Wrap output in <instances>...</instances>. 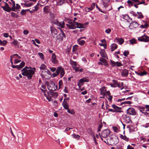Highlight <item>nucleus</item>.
I'll use <instances>...</instances> for the list:
<instances>
[{
  "label": "nucleus",
  "instance_id": "f257e3e1",
  "mask_svg": "<svg viewBox=\"0 0 149 149\" xmlns=\"http://www.w3.org/2000/svg\"><path fill=\"white\" fill-rule=\"evenodd\" d=\"M22 72V74L24 76H26L28 79H31L33 75L35 73V71L33 70L30 67L27 66L22 69L21 70Z\"/></svg>",
  "mask_w": 149,
  "mask_h": 149
},
{
  "label": "nucleus",
  "instance_id": "f03ea898",
  "mask_svg": "<svg viewBox=\"0 0 149 149\" xmlns=\"http://www.w3.org/2000/svg\"><path fill=\"white\" fill-rule=\"evenodd\" d=\"M119 141L118 137L115 136L112 138L110 137V139L109 141L108 140V139H106V140L104 141V142L108 144L113 146L117 144Z\"/></svg>",
  "mask_w": 149,
  "mask_h": 149
},
{
  "label": "nucleus",
  "instance_id": "7ed1b4c3",
  "mask_svg": "<svg viewBox=\"0 0 149 149\" xmlns=\"http://www.w3.org/2000/svg\"><path fill=\"white\" fill-rule=\"evenodd\" d=\"M59 74L61 78H62L65 74L64 69L62 67H58L56 70V72L53 74V77H55Z\"/></svg>",
  "mask_w": 149,
  "mask_h": 149
},
{
  "label": "nucleus",
  "instance_id": "20e7f679",
  "mask_svg": "<svg viewBox=\"0 0 149 149\" xmlns=\"http://www.w3.org/2000/svg\"><path fill=\"white\" fill-rule=\"evenodd\" d=\"M68 23L69 24H66L67 27L69 29H75L77 28L75 24L76 22L74 20H72L71 19H68Z\"/></svg>",
  "mask_w": 149,
  "mask_h": 149
},
{
  "label": "nucleus",
  "instance_id": "39448f33",
  "mask_svg": "<svg viewBox=\"0 0 149 149\" xmlns=\"http://www.w3.org/2000/svg\"><path fill=\"white\" fill-rule=\"evenodd\" d=\"M111 131L109 129H106L102 131L101 133V135H100L102 141L104 142V139L106 138L110 134Z\"/></svg>",
  "mask_w": 149,
  "mask_h": 149
},
{
  "label": "nucleus",
  "instance_id": "423d86ee",
  "mask_svg": "<svg viewBox=\"0 0 149 149\" xmlns=\"http://www.w3.org/2000/svg\"><path fill=\"white\" fill-rule=\"evenodd\" d=\"M48 89L51 91H56L58 88V86L55 85L54 82H51L49 84H47Z\"/></svg>",
  "mask_w": 149,
  "mask_h": 149
},
{
  "label": "nucleus",
  "instance_id": "0eeeda50",
  "mask_svg": "<svg viewBox=\"0 0 149 149\" xmlns=\"http://www.w3.org/2000/svg\"><path fill=\"white\" fill-rule=\"evenodd\" d=\"M138 39L139 41L147 42L149 41V37L148 36L144 35L143 36L139 37Z\"/></svg>",
  "mask_w": 149,
  "mask_h": 149
},
{
  "label": "nucleus",
  "instance_id": "6e6552de",
  "mask_svg": "<svg viewBox=\"0 0 149 149\" xmlns=\"http://www.w3.org/2000/svg\"><path fill=\"white\" fill-rule=\"evenodd\" d=\"M88 23L89 22H86L84 24H82L76 22L75 24L77 28H85L86 27Z\"/></svg>",
  "mask_w": 149,
  "mask_h": 149
},
{
  "label": "nucleus",
  "instance_id": "1a4fd4ad",
  "mask_svg": "<svg viewBox=\"0 0 149 149\" xmlns=\"http://www.w3.org/2000/svg\"><path fill=\"white\" fill-rule=\"evenodd\" d=\"M65 34L62 31H61V33L56 37V40H58L59 41H62L63 38L65 37Z\"/></svg>",
  "mask_w": 149,
  "mask_h": 149
},
{
  "label": "nucleus",
  "instance_id": "9d476101",
  "mask_svg": "<svg viewBox=\"0 0 149 149\" xmlns=\"http://www.w3.org/2000/svg\"><path fill=\"white\" fill-rule=\"evenodd\" d=\"M127 113L130 115L134 116L136 115L137 113L134 108L130 107L127 110Z\"/></svg>",
  "mask_w": 149,
  "mask_h": 149
},
{
  "label": "nucleus",
  "instance_id": "9b49d317",
  "mask_svg": "<svg viewBox=\"0 0 149 149\" xmlns=\"http://www.w3.org/2000/svg\"><path fill=\"white\" fill-rule=\"evenodd\" d=\"M5 5L4 6H3L1 5L2 3H1L0 6L1 7L3 8V9L5 11L8 12H10L12 10V8H11L9 6L8 4L6 3H5Z\"/></svg>",
  "mask_w": 149,
  "mask_h": 149
},
{
  "label": "nucleus",
  "instance_id": "f8f14e48",
  "mask_svg": "<svg viewBox=\"0 0 149 149\" xmlns=\"http://www.w3.org/2000/svg\"><path fill=\"white\" fill-rule=\"evenodd\" d=\"M123 119L125 122L126 124L129 123H132L130 117L127 115H125L123 118Z\"/></svg>",
  "mask_w": 149,
  "mask_h": 149
},
{
  "label": "nucleus",
  "instance_id": "ddd939ff",
  "mask_svg": "<svg viewBox=\"0 0 149 149\" xmlns=\"http://www.w3.org/2000/svg\"><path fill=\"white\" fill-rule=\"evenodd\" d=\"M138 108L140 112H141L145 115H148L149 113L147 112L145 107H141L140 106L138 107Z\"/></svg>",
  "mask_w": 149,
  "mask_h": 149
},
{
  "label": "nucleus",
  "instance_id": "4468645a",
  "mask_svg": "<svg viewBox=\"0 0 149 149\" xmlns=\"http://www.w3.org/2000/svg\"><path fill=\"white\" fill-rule=\"evenodd\" d=\"M112 107L114 109L115 112L121 113L123 112V111L120 110L122 109L121 107H119L115 104H113Z\"/></svg>",
  "mask_w": 149,
  "mask_h": 149
},
{
  "label": "nucleus",
  "instance_id": "2eb2a0df",
  "mask_svg": "<svg viewBox=\"0 0 149 149\" xmlns=\"http://www.w3.org/2000/svg\"><path fill=\"white\" fill-rule=\"evenodd\" d=\"M53 23L54 24L57 25L58 26H60L62 28H63L64 27V22H63L62 23H61L58 22V19H55Z\"/></svg>",
  "mask_w": 149,
  "mask_h": 149
},
{
  "label": "nucleus",
  "instance_id": "dca6fc26",
  "mask_svg": "<svg viewBox=\"0 0 149 149\" xmlns=\"http://www.w3.org/2000/svg\"><path fill=\"white\" fill-rule=\"evenodd\" d=\"M51 60L52 63L54 64H56L58 63V61L56 59V56L55 53L52 54Z\"/></svg>",
  "mask_w": 149,
  "mask_h": 149
},
{
  "label": "nucleus",
  "instance_id": "f3484780",
  "mask_svg": "<svg viewBox=\"0 0 149 149\" xmlns=\"http://www.w3.org/2000/svg\"><path fill=\"white\" fill-rule=\"evenodd\" d=\"M47 74L51 75V72L48 69H46L42 71L41 76L42 77H45L44 75H46Z\"/></svg>",
  "mask_w": 149,
  "mask_h": 149
},
{
  "label": "nucleus",
  "instance_id": "a211bd4d",
  "mask_svg": "<svg viewBox=\"0 0 149 149\" xmlns=\"http://www.w3.org/2000/svg\"><path fill=\"white\" fill-rule=\"evenodd\" d=\"M128 74V70L126 69L123 70L121 72L122 76L124 77H127Z\"/></svg>",
  "mask_w": 149,
  "mask_h": 149
},
{
  "label": "nucleus",
  "instance_id": "6ab92c4d",
  "mask_svg": "<svg viewBox=\"0 0 149 149\" xmlns=\"http://www.w3.org/2000/svg\"><path fill=\"white\" fill-rule=\"evenodd\" d=\"M142 24L141 25L140 27L141 28L145 29L148 27V24L147 22L146 21L143 20L142 22Z\"/></svg>",
  "mask_w": 149,
  "mask_h": 149
},
{
  "label": "nucleus",
  "instance_id": "aec40b11",
  "mask_svg": "<svg viewBox=\"0 0 149 149\" xmlns=\"http://www.w3.org/2000/svg\"><path fill=\"white\" fill-rule=\"evenodd\" d=\"M114 42H118L119 44L121 45L124 42V40L122 38H116L114 40Z\"/></svg>",
  "mask_w": 149,
  "mask_h": 149
},
{
  "label": "nucleus",
  "instance_id": "412c9836",
  "mask_svg": "<svg viewBox=\"0 0 149 149\" xmlns=\"http://www.w3.org/2000/svg\"><path fill=\"white\" fill-rule=\"evenodd\" d=\"M50 30L51 32V33L52 35L53 36V38H54V36L53 35H56L57 33V31L56 29L54 27L51 26L50 27Z\"/></svg>",
  "mask_w": 149,
  "mask_h": 149
},
{
  "label": "nucleus",
  "instance_id": "4be33fe9",
  "mask_svg": "<svg viewBox=\"0 0 149 149\" xmlns=\"http://www.w3.org/2000/svg\"><path fill=\"white\" fill-rule=\"evenodd\" d=\"M65 100H63V101L62 103V106L65 109H68L69 108V106L68 104V102L65 101Z\"/></svg>",
  "mask_w": 149,
  "mask_h": 149
},
{
  "label": "nucleus",
  "instance_id": "5701e85b",
  "mask_svg": "<svg viewBox=\"0 0 149 149\" xmlns=\"http://www.w3.org/2000/svg\"><path fill=\"white\" fill-rule=\"evenodd\" d=\"M44 95L46 97V99L48 100L49 101H51L52 99L51 97L50 96V93L48 92L47 91H46L44 93Z\"/></svg>",
  "mask_w": 149,
  "mask_h": 149
},
{
  "label": "nucleus",
  "instance_id": "b1692460",
  "mask_svg": "<svg viewBox=\"0 0 149 149\" xmlns=\"http://www.w3.org/2000/svg\"><path fill=\"white\" fill-rule=\"evenodd\" d=\"M79 81L80 83L83 84L84 82H88L89 81V79L88 77H85L80 79Z\"/></svg>",
  "mask_w": 149,
  "mask_h": 149
},
{
  "label": "nucleus",
  "instance_id": "393cba45",
  "mask_svg": "<svg viewBox=\"0 0 149 149\" xmlns=\"http://www.w3.org/2000/svg\"><path fill=\"white\" fill-rule=\"evenodd\" d=\"M12 10L14 11H16V10L17 9H19L20 8V5H19L18 4H16V6H15H15H14V9L13 8V5H12Z\"/></svg>",
  "mask_w": 149,
  "mask_h": 149
},
{
  "label": "nucleus",
  "instance_id": "a878e982",
  "mask_svg": "<svg viewBox=\"0 0 149 149\" xmlns=\"http://www.w3.org/2000/svg\"><path fill=\"white\" fill-rule=\"evenodd\" d=\"M99 61L102 62L105 66H107L108 65V64L107 61L105 59L103 58H100Z\"/></svg>",
  "mask_w": 149,
  "mask_h": 149
},
{
  "label": "nucleus",
  "instance_id": "bb28decb",
  "mask_svg": "<svg viewBox=\"0 0 149 149\" xmlns=\"http://www.w3.org/2000/svg\"><path fill=\"white\" fill-rule=\"evenodd\" d=\"M111 51L113 52L117 48L118 45L116 44L113 43L111 45Z\"/></svg>",
  "mask_w": 149,
  "mask_h": 149
},
{
  "label": "nucleus",
  "instance_id": "cd10ccee",
  "mask_svg": "<svg viewBox=\"0 0 149 149\" xmlns=\"http://www.w3.org/2000/svg\"><path fill=\"white\" fill-rule=\"evenodd\" d=\"M70 63L72 65V67L73 68L76 66H77L78 65L77 64V63L76 62L72 60H70Z\"/></svg>",
  "mask_w": 149,
  "mask_h": 149
},
{
  "label": "nucleus",
  "instance_id": "c85d7f7f",
  "mask_svg": "<svg viewBox=\"0 0 149 149\" xmlns=\"http://www.w3.org/2000/svg\"><path fill=\"white\" fill-rule=\"evenodd\" d=\"M77 41L79 45L81 46L84 45L85 42V41L84 40H80L79 39L77 40Z\"/></svg>",
  "mask_w": 149,
  "mask_h": 149
},
{
  "label": "nucleus",
  "instance_id": "c756f323",
  "mask_svg": "<svg viewBox=\"0 0 149 149\" xmlns=\"http://www.w3.org/2000/svg\"><path fill=\"white\" fill-rule=\"evenodd\" d=\"M25 65V63L23 61H22L20 65H18V70H20L21 69H22L23 67H24Z\"/></svg>",
  "mask_w": 149,
  "mask_h": 149
},
{
  "label": "nucleus",
  "instance_id": "7c9ffc66",
  "mask_svg": "<svg viewBox=\"0 0 149 149\" xmlns=\"http://www.w3.org/2000/svg\"><path fill=\"white\" fill-rule=\"evenodd\" d=\"M120 137L121 139L124 140L126 141H127L129 140V138L127 137L125 135L123 136L122 134H120Z\"/></svg>",
  "mask_w": 149,
  "mask_h": 149
},
{
  "label": "nucleus",
  "instance_id": "2f4dec72",
  "mask_svg": "<svg viewBox=\"0 0 149 149\" xmlns=\"http://www.w3.org/2000/svg\"><path fill=\"white\" fill-rule=\"evenodd\" d=\"M100 53L102 57L105 58L106 57V53L104 50H101Z\"/></svg>",
  "mask_w": 149,
  "mask_h": 149
},
{
  "label": "nucleus",
  "instance_id": "473e14b6",
  "mask_svg": "<svg viewBox=\"0 0 149 149\" xmlns=\"http://www.w3.org/2000/svg\"><path fill=\"white\" fill-rule=\"evenodd\" d=\"M50 94L54 97H56L58 96V93L56 92H51Z\"/></svg>",
  "mask_w": 149,
  "mask_h": 149
},
{
  "label": "nucleus",
  "instance_id": "72a5a7b5",
  "mask_svg": "<svg viewBox=\"0 0 149 149\" xmlns=\"http://www.w3.org/2000/svg\"><path fill=\"white\" fill-rule=\"evenodd\" d=\"M7 41L6 40L2 41L0 40V45L2 46H5L6 45Z\"/></svg>",
  "mask_w": 149,
  "mask_h": 149
},
{
  "label": "nucleus",
  "instance_id": "f704fd0d",
  "mask_svg": "<svg viewBox=\"0 0 149 149\" xmlns=\"http://www.w3.org/2000/svg\"><path fill=\"white\" fill-rule=\"evenodd\" d=\"M65 2L64 0H59L57 2V6L61 5Z\"/></svg>",
  "mask_w": 149,
  "mask_h": 149
},
{
  "label": "nucleus",
  "instance_id": "c9c22d12",
  "mask_svg": "<svg viewBox=\"0 0 149 149\" xmlns=\"http://www.w3.org/2000/svg\"><path fill=\"white\" fill-rule=\"evenodd\" d=\"M78 46L77 45H75L73 46L72 47V52H75L77 49Z\"/></svg>",
  "mask_w": 149,
  "mask_h": 149
},
{
  "label": "nucleus",
  "instance_id": "e433bc0d",
  "mask_svg": "<svg viewBox=\"0 0 149 149\" xmlns=\"http://www.w3.org/2000/svg\"><path fill=\"white\" fill-rule=\"evenodd\" d=\"M136 40L135 39H132L129 40V42L130 44L133 45L134 44H136Z\"/></svg>",
  "mask_w": 149,
  "mask_h": 149
},
{
  "label": "nucleus",
  "instance_id": "4c0bfd02",
  "mask_svg": "<svg viewBox=\"0 0 149 149\" xmlns=\"http://www.w3.org/2000/svg\"><path fill=\"white\" fill-rule=\"evenodd\" d=\"M137 13L138 15V16L137 17L138 18L141 19L143 18L144 16L141 12H138Z\"/></svg>",
  "mask_w": 149,
  "mask_h": 149
},
{
  "label": "nucleus",
  "instance_id": "58836bf2",
  "mask_svg": "<svg viewBox=\"0 0 149 149\" xmlns=\"http://www.w3.org/2000/svg\"><path fill=\"white\" fill-rule=\"evenodd\" d=\"M46 68L47 66L44 64H42L40 67V70H43L46 69Z\"/></svg>",
  "mask_w": 149,
  "mask_h": 149
},
{
  "label": "nucleus",
  "instance_id": "ea45409f",
  "mask_svg": "<svg viewBox=\"0 0 149 149\" xmlns=\"http://www.w3.org/2000/svg\"><path fill=\"white\" fill-rule=\"evenodd\" d=\"M73 138H75L78 140L79 139L80 136L78 135H76L75 134H73L72 135Z\"/></svg>",
  "mask_w": 149,
  "mask_h": 149
},
{
  "label": "nucleus",
  "instance_id": "a19ab883",
  "mask_svg": "<svg viewBox=\"0 0 149 149\" xmlns=\"http://www.w3.org/2000/svg\"><path fill=\"white\" fill-rule=\"evenodd\" d=\"M132 102L130 101H125L121 103V105H122L123 104H132Z\"/></svg>",
  "mask_w": 149,
  "mask_h": 149
},
{
  "label": "nucleus",
  "instance_id": "79ce46f5",
  "mask_svg": "<svg viewBox=\"0 0 149 149\" xmlns=\"http://www.w3.org/2000/svg\"><path fill=\"white\" fill-rule=\"evenodd\" d=\"M134 23H135L136 24V25L135 26H134V28L137 27L139 25V24L138 23H137L136 21H134L131 22L130 25V26H131L132 25H133Z\"/></svg>",
  "mask_w": 149,
  "mask_h": 149
},
{
  "label": "nucleus",
  "instance_id": "37998d69",
  "mask_svg": "<svg viewBox=\"0 0 149 149\" xmlns=\"http://www.w3.org/2000/svg\"><path fill=\"white\" fill-rule=\"evenodd\" d=\"M67 109L68 110L67 112L71 114H74L75 113V112L73 110H70L69 108L68 109Z\"/></svg>",
  "mask_w": 149,
  "mask_h": 149
},
{
  "label": "nucleus",
  "instance_id": "c03bdc74",
  "mask_svg": "<svg viewBox=\"0 0 149 149\" xmlns=\"http://www.w3.org/2000/svg\"><path fill=\"white\" fill-rule=\"evenodd\" d=\"M110 64L111 66L113 67H114L116 65V62H114V61L111 60H110Z\"/></svg>",
  "mask_w": 149,
  "mask_h": 149
},
{
  "label": "nucleus",
  "instance_id": "a18cd8bd",
  "mask_svg": "<svg viewBox=\"0 0 149 149\" xmlns=\"http://www.w3.org/2000/svg\"><path fill=\"white\" fill-rule=\"evenodd\" d=\"M100 91H102L104 93H105L106 91V87H105L103 86L100 89Z\"/></svg>",
  "mask_w": 149,
  "mask_h": 149
},
{
  "label": "nucleus",
  "instance_id": "49530a36",
  "mask_svg": "<svg viewBox=\"0 0 149 149\" xmlns=\"http://www.w3.org/2000/svg\"><path fill=\"white\" fill-rule=\"evenodd\" d=\"M17 56V58L18 59H20L21 57L20 56H19V55L17 54H13L11 56V58H12L14 56Z\"/></svg>",
  "mask_w": 149,
  "mask_h": 149
},
{
  "label": "nucleus",
  "instance_id": "de8ad7c7",
  "mask_svg": "<svg viewBox=\"0 0 149 149\" xmlns=\"http://www.w3.org/2000/svg\"><path fill=\"white\" fill-rule=\"evenodd\" d=\"M38 54L40 58L42 60H44V55L42 53H41L39 52Z\"/></svg>",
  "mask_w": 149,
  "mask_h": 149
},
{
  "label": "nucleus",
  "instance_id": "09e8293b",
  "mask_svg": "<svg viewBox=\"0 0 149 149\" xmlns=\"http://www.w3.org/2000/svg\"><path fill=\"white\" fill-rule=\"evenodd\" d=\"M129 54V52L128 51H125L123 53V55L125 56H127Z\"/></svg>",
  "mask_w": 149,
  "mask_h": 149
},
{
  "label": "nucleus",
  "instance_id": "8fccbe9b",
  "mask_svg": "<svg viewBox=\"0 0 149 149\" xmlns=\"http://www.w3.org/2000/svg\"><path fill=\"white\" fill-rule=\"evenodd\" d=\"M59 89L61 88V86L63 85V82L62 80H60L58 82Z\"/></svg>",
  "mask_w": 149,
  "mask_h": 149
},
{
  "label": "nucleus",
  "instance_id": "3c124183",
  "mask_svg": "<svg viewBox=\"0 0 149 149\" xmlns=\"http://www.w3.org/2000/svg\"><path fill=\"white\" fill-rule=\"evenodd\" d=\"M102 123L100 124L99 125V126L98 128L97 132H99L101 131V129L102 128Z\"/></svg>",
  "mask_w": 149,
  "mask_h": 149
},
{
  "label": "nucleus",
  "instance_id": "603ef678",
  "mask_svg": "<svg viewBox=\"0 0 149 149\" xmlns=\"http://www.w3.org/2000/svg\"><path fill=\"white\" fill-rule=\"evenodd\" d=\"M116 65L118 67H120L123 65L121 63L118 61L116 62Z\"/></svg>",
  "mask_w": 149,
  "mask_h": 149
},
{
  "label": "nucleus",
  "instance_id": "864d4df0",
  "mask_svg": "<svg viewBox=\"0 0 149 149\" xmlns=\"http://www.w3.org/2000/svg\"><path fill=\"white\" fill-rule=\"evenodd\" d=\"M148 73L146 71H144L142 72H141L140 76H142L144 75H146Z\"/></svg>",
  "mask_w": 149,
  "mask_h": 149
},
{
  "label": "nucleus",
  "instance_id": "5fc2aeb1",
  "mask_svg": "<svg viewBox=\"0 0 149 149\" xmlns=\"http://www.w3.org/2000/svg\"><path fill=\"white\" fill-rule=\"evenodd\" d=\"M127 3L130 6H132L133 5V2L132 0L130 1V0H128L127 1Z\"/></svg>",
  "mask_w": 149,
  "mask_h": 149
},
{
  "label": "nucleus",
  "instance_id": "6e6d98bb",
  "mask_svg": "<svg viewBox=\"0 0 149 149\" xmlns=\"http://www.w3.org/2000/svg\"><path fill=\"white\" fill-rule=\"evenodd\" d=\"M112 82L114 84L116 85H118V83L117 80L114 79L112 80Z\"/></svg>",
  "mask_w": 149,
  "mask_h": 149
},
{
  "label": "nucleus",
  "instance_id": "4d7b16f0",
  "mask_svg": "<svg viewBox=\"0 0 149 149\" xmlns=\"http://www.w3.org/2000/svg\"><path fill=\"white\" fill-rule=\"evenodd\" d=\"M112 129L115 132H118V129L117 127L115 126L112 127Z\"/></svg>",
  "mask_w": 149,
  "mask_h": 149
},
{
  "label": "nucleus",
  "instance_id": "13d9d810",
  "mask_svg": "<svg viewBox=\"0 0 149 149\" xmlns=\"http://www.w3.org/2000/svg\"><path fill=\"white\" fill-rule=\"evenodd\" d=\"M12 43L15 46H16L18 44V42L17 40L14 39L13 41L12 42Z\"/></svg>",
  "mask_w": 149,
  "mask_h": 149
},
{
  "label": "nucleus",
  "instance_id": "bf43d9fd",
  "mask_svg": "<svg viewBox=\"0 0 149 149\" xmlns=\"http://www.w3.org/2000/svg\"><path fill=\"white\" fill-rule=\"evenodd\" d=\"M26 14V10H24V9L22 10L20 12V14L22 15H23Z\"/></svg>",
  "mask_w": 149,
  "mask_h": 149
},
{
  "label": "nucleus",
  "instance_id": "052dcab7",
  "mask_svg": "<svg viewBox=\"0 0 149 149\" xmlns=\"http://www.w3.org/2000/svg\"><path fill=\"white\" fill-rule=\"evenodd\" d=\"M11 2H9V3L11 5H13V7H14L15 6V2L13 0H10ZM13 8H14L13 7ZM14 9V8H13Z\"/></svg>",
  "mask_w": 149,
  "mask_h": 149
},
{
  "label": "nucleus",
  "instance_id": "680f3d73",
  "mask_svg": "<svg viewBox=\"0 0 149 149\" xmlns=\"http://www.w3.org/2000/svg\"><path fill=\"white\" fill-rule=\"evenodd\" d=\"M38 4H37V5L34 7V9H33L34 11H36L38 9L39 7L38 6Z\"/></svg>",
  "mask_w": 149,
  "mask_h": 149
},
{
  "label": "nucleus",
  "instance_id": "e2e57ef3",
  "mask_svg": "<svg viewBox=\"0 0 149 149\" xmlns=\"http://www.w3.org/2000/svg\"><path fill=\"white\" fill-rule=\"evenodd\" d=\"M111 31V30L109 29L108 28L105 30V32L106 33L109 34V33Z\"/></svg>",
  "mask_w": 149,
  "mask_h": 149
},
{
  "label": "nucleus",
  "instance_id": "0e129e2a",
  "mask_svg": "<svg viewBox=\"0 0 149 149\" xmlns=\"http://www.w3.org/2000/svg\"><path fill=\"white\" fill-rule=\"evenodd\" d=\"M43 10L44 12H48V9L47 7L45 6L43 8Z\"/></svg>",
  "mask_w": 149,
  "mask_h": 149
},
{
  "label": "nucleus",
  "instance_id": "69168bd1",
  "mask_svg": "<svg viewBox=\"0 0 149 149\" xmlns=\"http://www.w3.org/2000/svg\"><path fill=\"white\" fill-rule=\"evenodd\" d=\"M11 15L14 17H17V15L16 13H14V12H12L11 13Z\"/></svg>",
  "mask_w": 149,
  "mask_h": 149
},
{
  "label": "nucleus",
  "instance_id": "338daca9",
  "mask_svg": "<svg viewBox=\"0 0 149 149\" xmlns=\"http://www.w3.org/2000/svg\"><path fill=\"white\" fill-rule=\"evenodd\" d=\"M142 126L145 128H148L149 127V123H146L145 125H143Z\"/></svg>",
  "mask_w": 149,
  "mask_h": 149
},
{
  "label": "nucleus",
  "instance_id": "774afa93",
  "mask_svg": "<svg viewBox=\"0 0 149 149\" xmlns=\"http://www.w3.org/2000/svg\"><path fill=\"white\" fill-rule=\"evenodd\" d=\"M145 107L146 109V111H149V105H145Z\"/></svg>",
  "mask_w": 149,
  "mask_h": 149
}]
</instances>
